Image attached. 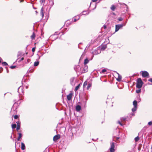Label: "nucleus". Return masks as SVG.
<instances>
[{"instance_id": "f257e3e1", "label": "nucleus", "mask_w": 152, "mask_h": 152, "mask_svg": "<svg viewBox=\"0 0 152 152\" xmlns=\"http://www.w3.org/2000/svg\"><path fill=\"white\" fill-rule=\"evenodd\" d=\"M142 82L140 78H138L137 82V87L138 88H140L142 87Z\"/></svg>"}, {"instance_id": "f03ea898", "label": "nucleus", "mask_w": 152, "mask_h": 152, "mask_svg": "<svg viewBox=\"0 0 152 152\" xmlns=\"http://www.w3.org/2000/svg\"><path fill=\"white\" fill-rule=\"evenodd\" d=\"M111 147L110 148V152H114L115 151V144L113 142L110 143Z\"/></svg>"}, {"instance_id": "7ed1b4c3", "label": "nucleus", "mask_w": 152, "mask_h": 152, "mask_svg": "<svg viewBox=\"0 0 152 152\" xmlns=\"http://www.w3.org/2000/svg\"><path fill=\"white\" fill-rule=\"evenodd\" d=\"M142 75L143 77H145L148 76L149 74L148 72L145 71H142Z\"/></svg>"}, {"instance_id": "20e7f679", "label": "nucleus", "mask_w": 152, "mask_h": 152, "mask_svg": "<svg viewBox=\"0 0 152 152\" xmlns=\"http://www.w3.org/2000/svg\"><path fill=\"white\" fill-rule=\"evenodd\" d=\"M123 26L122 24L116 25L115 26V31L116 32Z\"/></svg>"}, {"instance_id": "39448f33", "label": "nucleus", "mask_w": 152, "mask_h": 152, "mask_svg": "<svg viewBox=\"0 0 152 152\" xmlns=\"http://www.w3.org/2000/svg\"><path fill=\"white\" fill-rule=\"evenodd\" d=\"M60 137L59 135H57L55 136L53 138V140L54 141H56L58 139H59Z\"/></svg>"}, {"instance_id": "423d86ee", "label": "nucleus", "mask_w": 152, "mask_h": 152, "mask_svg": "<svg viewBox=\"0 0 152 152\" xmlns=\"http://www.w3.org/2000/svg\"><path fill=\"white\" fill-rule=\"evenodd\" d=\"M72 96V94L71 93H70L67 96V98L68 100H70L71 99Z\"/></svg>"}, {"instance_id": "0eeeda50", "label": "nucleus", "mask_w": 152, "mask_h": 152, "mask_svg": "<svg viewBox=\"0 0 152 152\" xmlns=\"http://www.w3.org/2000/svg\"><path fill=\"white\" fill-rule=\"evenodd\" d=\"M44 10L43 8V7H42L41 9V11H40V14L41 15L42 18H43L44 15Z\"/></svg>"}, {"instance_id": "6e6552de", "label": "nucleus", "mask_w": 152, "mask_h": 152, "mask_svg": "<svg viewBox=\"0 0 152 152\" xmlns=\"http://www.w3.org/2000/svg\"><path fill=\"white\" fill-rule=\"evenodd\" d=\"M117 73L118 75V77L117 80V81L119 82L121 81V78H122L121 76V75H120L117 72Z\"/></svg>"}, {"instance_id": "1a4fd4ad", "label": "nucleus", "mask_w": 152, "mask_h": 152, "mask_svg": "<svg viewBox=\"0 0 152 152\" xmlns=\"http://www.w3.org/2000/svg\"><path fill=\"white\" fill-rule=\"evenodd\" d=\"M81 106L79 105H77L76 106V110L77 111H79L81 110Z\"/></svg>"}, {"instance_id": "9d476101", "label": "nucleus", "mask_w": 152, "mask_h": 152, "mask_svg": "<svg viewBox=\"0 0 152 152\" xmlns=\"http://www.w3.org/2000/svg\"><path fill=\"white\" fill-rule=\"evenodd\" d=\"M16 123L17 124V131L18 130L20 129V122L19 121H18L16 122Z\"/></svg>"}, {"instance_id": "9b49d317", "label": "nucleus", "mask_w": 152, "mask_h": 152, "mask_svg": "<svg viewBox=\"0 0 152 152\" xmlns=\"http://www.w3.org/2000/svg\"><path fill=\"white\" fill-rule=\"evenodd\" d=\"M21 148L22 150H24L25 149V144L23 142H21Z\"/></svg>"}, {"instance_id": "f8f14e48", "label": "nucleus", "mask_w": 152, "mask_h": 152, "mask_svg": "<svg viewBox=\"0 0 152 152\" xmlns=\"http://www.w3.org/2000/svg\"><path fill=\"white\" fill-rule=\"evenodd\" d=\"M81 85V84H79L78 86H76L75 88V91H77L79 88L80 87V86Z\"/></svg>"}, {"instance_id": "ddd939ff", "label": "nucleus", "mask_w": 152, "mask_h": 152, "mask_svg": "<svg viewBox=\"0 0 152 152\" xmlns=\"http://www.w3.org/2000/svg\"><path fill=\"white\" fill-rule=\"evenodd\" d=\"M107 48V46L106 45H103L101 48V50H104Z\"/></svg>"}, {"instance_id": "4468645a", "label": "nucleus", "mask_w": 152, "mask_h": 152, "mask_svg": "<svg viewBox=\"0 0 152 152\" xmlns=\"http://www.w3.org/2000/svg\"><path fill=\"white\" fill-rule=\"evenodd\" d=\"M137 102L135 100L133 102V105L134 107H137Z\"/></svg>"}, {"instance_id": "2eb2a0df", "label": "nucleus", "mask_w": 152, "mask_h": 152, "mask_svg": "<svg viewBox=\"0 0 152 152\" xmlns=\"http://www.w3.org/2000/svg\"><path fill=\"white\" fill-rule=\"evenodd\" d=\"M19 134V136L18 138V140L19 141L20 138L22 137V135L21 133H19L18 134Z\"/></svg>"}, {"instance_id": "dca6fc26", "label": "nucleus", "mask_w": 152, "mask_h": 152, "mask_svg": "<svg viewBox=\"0 0 152 152\" xmlns=\"http://www.w3.org/2000/svg\"><path fill=\"white\" fill-rule=\"evenodd\" d=\"M89 62L88 60L87 59H86L84 60V64H87Z\"/></svg>"}, {"instance_id": "f3484780", "label": "nucleus", "mask_w": 152, "mask_h": 152, "mask_svg": "<svg viewBox=\"0 0 152 152\" xmlns=\"http://www.w3.org/2000/svg\"><path fill=\"white\" fill-rule=\"evenodd\" d=\"M39 64V62L38 61H36L34 62V66H37Z\"/></svg>"}, {"instance_id": "a211bd4d", "label": "nucleus", "mask_w": 152, "mask_h": 152, "mask_svg": "<svg viewBox=\"0 0 152 152\" xmlns=\"http://www.w3.org/2000/svg\"><path fill=\"white\" fill-rule=\"evenodd\" d=\"M88 82L87 81H86L84 82L83 84V88H84L85 87H86V85H87Z\"/></svg>"}, {"instance_id": "6ab92c4d", "label": "nucleus", "mask_w": 152, "mask_h": 152, "mask_svg": "<svg viewBox=\"0 0 152 152\" xmlns=\"http://www.w3.org/2000/svg\"><path fill=\"white\" fill-rule=\"evenodd\" d=\"M16 127V125L15 124H12V129H15Z\"/></svg>"}, {"instance_id": "aec40b11", "label": "nucleus", "mask_w": 152, "mask_h": 152, "mask_svg": "<svg viewBox=\"0 0 152 152\" xmlns=\"http://www.w3.org/2000/svg\"><path fill=\"white\" fill-rule=\"evenodd\" d=\"M137 109V107L134 106V107L132 108V110L133 112H134Z\"/></svg>"}, {"instance_id": "412c9836", "label": "nucleus", "mask_w": 152, "mask_h": 152, "mask_svg": "<svg viewBox=\"0 0 152 152\" xmlns=\"http://www.w3.org/2000/svg\"><path fill=\"white\" fill-rule=\"evenodd\" d=\"M115 7L113 5H112L111 7V9L113 11H114L115 10Z\"/></svg>"}, {"instance_id": "4be33fe9", "label": "nucleus", "mask_w": 152, "mask_h": 152, "mask_svg": "<svg viewBox=\"0 0 152 152\" xmlns=\"http://www.w3.org/2000/svg\"><path fill=\"white\" fill-rule=\"evenodd\" d=\"M31 37L32 39H34L35 37V34H34V33L31 36Z\"/></svg>"}, {"instance_id": "5701e85b", "label": "nucleus", "mask_w": 152, "mask_h": 152, "mask_svg": "<svg viewBox=\"0 0 152 152\" xmlns=\"http://www.w3.org/2000/svg\"><path fill=\"white\" fill-rule=\"evenodd\" d=\"M2 64L3 66H6L8 65L5 62H4L2 63Z\"/></svg>"}, {"instance_id": "b1692460", "label": "nucleus", "mask_w": 152, "mask_h": 152, "mask_svg": "<svg viewBox=\"0 0 152 152\" xmlns=\"http://www.w3.org/2000/svg\"><path fill=\"white\" fill-rule=\"evenodd\" d=\"M91 86V84L89 83L88 84V86L87 87V89H88L90 88V87Z\"/></svg>"}, {"instance_id": "393cba45", "label": "nucleus", "mask_w": 152, "mask_h": 152, "mask_svg": "<svg viewBox=\"0 0 152 152\" xmlns=\"http://www.w3.org/2000/svg\"><path fill=\"white\" fill-rule=\"evenodd\" d=\"M139 139V138L138 137H137L135 138V140L136 142L138 141Z\"/></svg>"}, {"instance_id": "a878e982", "label": "nucleus", "mask_w": 152, "mask_h": 152, "mask_svg": "<svg viewBox=\"0 0 152 152\" xmlns=\"http://www.w3.org/2000/svg\"><path fill=\"white\" fill-rule=\"evenodd\" d=\"M141 92V90L140 89H138L136 90V92L137 93H139Z\"/></svg>"}, {"instance_id": "bb28decb", "label": "nucleus", "mask_w": 152, "mask_h": 152, "mask_svg": "<svg viewBox=\"0 0 152 152\" xmlns=\"http://www.w3.org/2000/svg\"><path fill=\"white\" fill-rule=\"evenodd\" d=\"M16 67V66H10V68L12 69H14Z\"/></svg>"}, {"instance_id": "cd10ccee", "label": "nucleus", "mask_w": 152, "mask_h": 152, "mask_svg": "<svg viewBox=\"0 0 152 152\" xmlns=\"http://www.w3.org/2000/svg\"><path fill=\"white\" fill-rule=\"evenodd\" d=\"M77 17H78V18H77V19H76L75 18H74V22H75L77 20H79V19L80 17L79 16H78Z\"/></svg>"}, {"instance_id": "c85d7f7f", "label": "nucleus", "mask_w": 152, "mask_h": 152, "mask_svg": "<svg viewBox=\"0 0 152 152\" xmlns=\"http://www.w3.org/2000/svg\"><path fill=\"white\" fill-rule=\"evenodd\" d=\"M126 118H121V120L122 121H125L126 120Z\"/></svg>"}, {"instance_id": "c756f323", "label": "nucleus", "mask_w": 152, "mask_h": 152, "mask_svg": "<svg viewBox=\"0 0 152 152\" xmlns=\"http://www.w3.org/2000/svg\"><path fill=\"white\" fill-rule=\"evenodd\" d=\"M106 71V70L104 69L102 70V73H104Z\"/></svg>"}, {"instance_id": "7c9ffc66", "label": "nucleus", "mask_w": 152, "mask_h": 152, "mask_svg": "<svg viewBox=\"0 0 152 152\" xmlns=\"http://www.w3.org/2000/svg\"><path fill=\"white\" fill-rule=\"evenodd\" d=\"M14 117L15 119H17L18 118V116L17 115H15L14 116Z\"/></svg>"}, {"instance_id": "2f4dec72", "label": "nucleus", "mask_w": 152, "mask_h": 152, "mask_svg": "<svg viewBox=\"0 0 152 152\" xmlns=\"http://www.w3.org/2000/svg\"><path fill=\"white\" fill-rule=\"evenodd\" d=\"M22 88V87H20L19 88H18V93L20 94V92H19V90L20 89V88Z\"/></svg>"}, {"instance_id": "473e14b6", "label": "nucleus", "mask_w": 152, "mask_h": 152, "mask_svg": "<svg viewBox=\"0 0 152 152\" xmlns=\"http://www.w3.org/2000/svg\"><path fill=\"white\" fill-rule=\"evenodd\" d=\"M148 124L149 125H151L152 124V122L150 121L148 123Z\"/></svg>"}, {"instance_id": "72a5a7b5", "label": "nucleus", "mask_w": 152, "mask_h": 152, "mask_svg": "<svg viewBox=\"0 0 152 152\" xmlns=\"http://www.w3.org/2000/svg\"><path fill=\"white\" fill-rule=\"evenodd\" d=\"M123 19L121 18H119L118 19V20L119 21H121Z\"/></svg>"}, {"instance_id": "f704fd0d", "label": "nucleus", "mask_w": 152, "mask_h": 152, "mask_svg": "<svg viewBox=\"0 0 152 152\" xmlns=\"http://www.w3.org/2000/svg\"><path fill=\"white\" fill-rule=\"evenodd\" d=\"M35 48H32V51L34 52L35 51Z\"/></svg>"}, {"instance_id": "c9c22d12", "label": "nucleus", "mask_w": 152, "mask_h": 152, "mask_svg": "<svg viewBox=\"0 0 152 152\" xmlns=\"http://www.w3.org/2000/svg\"><path fill=\"white\" fill-rule=\"evenodd\" d=\"M118 123H119L121 125V126H122L123 125V124H122L121 123V122L120 121H118Z\"/></svg>"}, {"instance_id": "e433bc0d", "label": "nucleus", "mask_w": 152, "mask_h": 152, "mask_svg": "<svg viewBox=\"0 0 152 152\" xmlns=\"http://www.w3.org/2000/svg\"><path fill=\"white\" fill-rule=\"evenodd\" d=\"M148 81L152 82V78H150L148 80Z\"/></svg>"}, {"instance_id": "4c0bfd02", "label": "nucleus", "mask_w": 152, "mask_h": 152, "mask_svg": "<svg viewBox=\"0 0 152 152\" xmlns=\"http://www.w3.org/2000/svg\"><path fill=\"white\" fill-rule=\"evenodd\" d=\"M23 59H24V58H23V57H22V58L20 59V61H22V60H23Z\"/></svg>"}, {"instance_id": "58836bf2", "label": "nucleus", "mask_w": 152, "mask_h": 152, "mask_svg": "<svg viewBox=\"0 0 152 152\" xmlns=\"http://www.w3.org/2000/svg\"><path fill=\"white\" fill-rule=\"evenodd\" d=\"M83 70L84 72H86V70L85 68L83 69Z\"/></svg>"}, {"instance_id": "ea45409f", "label": "nucleus", "mask_w": 152, "mask_h": 152, "mask_svg": "<svg viewBox=\"0 0 152 152\" xmlns=\"http://www.w3.org/2000/svg\"><path fill=\"white\" fill-rule=\"evenodd\" d=\"M98 0H92V1L93 2H95L96 1H97Z\"/></svg>"}, {"instance_id": "a19ab883", "label": "nucleus", "mask_w": 152, "mask_h": 152, "mask_svg": "<svg viewBox=\"0 0 152 152\" xmlns=\"http://www.w3.org/2000/svg\"><path fill=\"white\" fill-rule=\"evenodd\" d=\"M103 27H104V28H106V26L105 25H104Z\"/></svg>"}, {"instance_id": "79ce46f5", "label": "nucleus", "mask_w": 152, "mask_h": 152, "mask_svg": "<svg viewBox=\"0 0 152 152\" xmlns=\"http://www.w3.org/2000/svg\"><path fill=\"white\" fill-rule=\"evenodd\" d=\"M29 60H29V59H28L27 60V61H28V62H29Z\"/></svg>"}, {"instance_id": "37998d69", "label": "nucleus", "mask_w": 152, "mask_h": 152, "mask_svg": "<svg viewBox=\"0 0 152 152\" xmlns=\"http://www.w3.org/2000/svg\"><path fill=\"white\" fill-rule=\"evenodd\" d=\"M0 68H1V70L2 69H3V68L1 67H0Z\"/></svg>"}, {"instance_id": "c03bdc74", "label": "nucleus", "mask_w": 152, "mask_h": 152, "mask_svg": "<svg viewBox=\"0 0 152 152\" xmlns=\"http://www.w3.org/2000/svg\"><path fill=\"white\" fill-rule=\"evenodd\" d=\"M7 72H8V70H7Z\"/></svg>"}, {"instance_id": "a18cd8bd", "label": "nucleus", "mask_w": 152, "mask_h": 152, "mask_svg": "<svg viewBox=\"0 0 152 152\" xmlns=\"http://www.w3.org/2000/svg\"><path fill=\"white\" fill-rule=\"evenodd\" d=\"M151 149H152V150H151V152H152V148H151Z\"/></svg>"}, {"instance_id": "49530a36", "label": "nucleus", "mask_w": 152, "mask_h": 152, "mask_svg": "<svg viewBox=\"0 0 152 152\" xmlns=\"http://www.w3.org/2000/svg\"><path fill=\"white\" fill-rule=\"evenodd\" d=\"M82 58V57L81 56V57H80V59L81 58Z\"/></svg>"}, {"instance_id": "de8ad7c7", "label": "nucleus", "mask_w": 152, "mask_h": 152, "mask_svg": "<svg viewBox=\"0 0 152 152\" xmlns=\"http://www.w3.org/2000/svg\"><path fill=\"white\" fill-rule=\"evenodd\" d=\"M36 12H37V11H36Z\"/></svg>"}, {"instance_id": "09e8293b", "label": "nucleus", "mask_w": 152, "mask_h": 152, "mask_svg": "<svg viewBox=\"0 0 152 152\" xmlns=\"http://www.w3.org/2000/svg\"><path fill=\"white\" fill-rule=\"evenodd\" d=\"M1 71H0V73H1Z\"/></svg>"}]
</instances>
